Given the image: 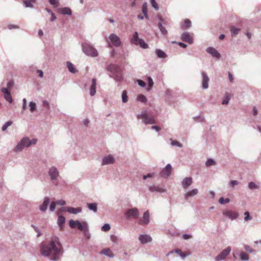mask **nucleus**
I'll use <instances>...</instances> for the list:
<instances>
[{
    "mask_svg": "<svg viewBox=\"0 0 261 261\" xmlns=\"http://www.w3.org/2000/svg\"><path fill=\"white\" fill-rule=\"evenodd\" d=\"M40 251L44 256L50 257L51 260L56 261L59 259L62 253L63 248L59 238L54 236L48 242L41 244Z\"/></svg>",
    "mask_w": 261,
    "mask_h": 261,
    "instance_id": "nucleus-1",
    "label": "nucleus"
},
{
    "mask_svg": "<svg viewBox=\"0 0 261 261\" xmlns=\"http://www.w3.org/2000/svg\"><path fill=\"white\" fill-rule=\"evenodd\" d=\"M37 140L35 139L30 140L28 137L23 138L16 145L15 148L14 149V151L15 152L20 151L25 147H29L32 144H35Z\"/></svg>",
    "mask_w": 261,
    "mask_h": 261,
    "instance_id": "nucleus-2",
    "label": "nucleus"
},
{
    "mask_svg": "<svg viewBox=\"0 0 261 261\" xmlns=\"http://www.w3.org/2000/svg\"><path fill=\"white\" fill-rule=\"evenodd\" d=\"M69 226L72 228L77 227L80 230L84 232L88 231V226L86 222L81 223L79 221H74L70 220L69 222Z\"/></svg>",
    "mask_w": 261,
    "mask_h": 261,
    "instance_id": "nucleus-3",
    "label": "nucleus"
},
{
    "mask_svg": "<svg viewBox=\"0 0 261 261\" xmlns=\"http://www.w3.org/2000/svg\"><path fill=\"white\" fill-rule=\"evenodd\" d=\"M82 47L83 51L87 55L93 57L98 56L97 51L91 45L84 43L82 44Z\"/></svg>",
    "mask_w": 261,
    "mask_h": 261,
    "instance_id": "nucleus-4",
    "label": "nucleus"
},
{
    "mask_svg": "<svg viewBox=\"0 0 261 261\" xmlns=\"http://www.w3.org/2000/svg\"><path fill=\"white\" fill-rule=\"evenodd\" d=\"M138 119H141L143 120V122L145 124H154L155 123V120L154 118L152 116H148L146 111H143L141 114L137 116Z\"/></svg>",
    "mask_w": 261,
    "mask_h": 261,
    "instance_id": "nucleus-5",
    "label": "nucleus"
},
{
    "mask_svg": "<svg viewBox=\"0 0 261 261\" xmlns=\"http://www.w3.org/2000/svg\"><path fill=\"white\" fill-rule=\"evenodd\" d=\"M131 43L137 45H140L143 48H147L148 47V45L143 39L139 38L138 34L137 32H135L133 34L131 39Z\"/></svg>",
    "mask_w": 261,
    "mask_h": 261,
    "instance_id": "nucleus-6",
    "label": "nucleus"
},
{
    "mask_svg": "<svg viewBox=\"0 0 261 261\" xmlns=\"http://www.w3.org/2000/svg\"><path fill=\"white\" fill-rule=\"evenodd\" d=\"M158 17L160 20V22H159V24H158V26H159V28L161 32L164 35L167 34V31L163 26V24L167 25L168 23V20H167V19L163 18V17L160 15H159L158 16Z\"/></svg>",
    "mask_w": 261,
    "mask_h": 261,
    "instance_id": "nucleus-7",
    "label": "nucleus"
},
{
    "mask_svg": "<svg viewBox=\"0 0 261 261\" xmlns=\"http://www.w3.org/2000/svg\"><path fill=\"white\" fill-rule=\"evenodd\" d=\"M139 214V211L137 208L129 209L125 213L126 216L128 218H137Z\"/></svg>",
    "mask_w": 261,
    "mask_h": 261,
    "instance_id": "nucleus-8",
    "label": "nucleus"
},
{
    "mask_svg": "<svg viewBox=\"0 0 261 261\" xmlns=\"http://www.w3.org/2000/svg\"><path fill=\"white\" fill-rule=\"evenodd\" d=\"M231 248L230 247H228L227 248L223 250L219 255L216 257V261H220L224 259L229 254Z\"/></svg>",
    "mask_w": 261,
    "mask_h": 261,
    "instance_id": "nucleus-9",
    "label": "nucleus"
},
{
    "mask_svg": "<svg viewBox=\"0 0 261 261\" xmlns=\"http://www.w3.org/2000/svg\"><path fill=\"white\" fill-rule=\"evenodd\" d=\"M109 39L110 40V41L113 43V44L115 46H119L120 45V40L116 34H111L109 37Z\"/></svg>",
    "mask_w": 261,
    "mask_h": 261,
    "instance_id": "nucleus-10",
    "label": "nucleus"
},
{
    "mask_svg": "<svg viewBox=\"0 0 261 261\" xmlns=\"http://www.w3.org/2000/svg\"><path fill=\"white\" fill-rule=\"evenodd\" d=\"M172 171V167L170 164L166 165L160 173L161 175L165 178L168 177L171 174Z\"/></svg>",
    "mask_w": 261,
    "mask_h": 261,
    "instance_id": "nucleus-11",
    "label": "nucleus"
},
{
    "mask_svg": "<svg viewBox=\"0 0 261 261\" xmlns=\"http://www.w3.org/2000/svg\"><path fill=\"white\" fill-rule=\"evenodd\" d=\"M223 214L231 219H235L239 216L238 213L233 211H225L223 212Z\"/></svg>",
    "mask_w": 261,
    "mask_h": 261,
    "instance_id": "nucleus-12",
    "label": "nucleus"
},
{
    "mask_svg": "<svg viewBox=\"0 0 261 261\" xmlns=\"http://www.w3.org/2000/svg\"><path fill=\"white\" fill-rule=\"evenodd\" d=\"M149 222V213L146 211L144 213L143 216L139 220V223L141 225H146Z\"/></svg>",
    "mask_w": 261,
    "mask_h": 261,
    "instance_id": "nucleus-13",
    "label": "nucleus"
},
{
    "mask_svg": "<svg viewBox=\"0 0 261 261\" xmlns=\"http://www.w3.org/2000/svg\"><path fill=\"white\" fill-rule=\"evenodd\" d=\"M181 39L189 44L193 43V37L188 32H185L181 35Z\"/></svg>",
    "mask_w": 261,
    "mask_h": 261,
    "instance_id": "nucleus-14",
    "label": "nucleus"
},
{
    "mask_svg": "<svg viewBox=\"0 0 261 261\" xmlns=\"http://www.w3.org/2000/svg\"><path fill=\"white\" fill-rule=\"evenodd\" d=\"M1 91L4 94V97L9 103H12V98L11 97L10 91L6 88H3Z\"/></svg>",
    "mask_w": 261,
    "mask_h": 261,
    "instance_id": "nucleus-15",
    "label": "nucleus"
},
{
    "mask_svg": "<svg viewBox=\"0 0 261 261\" xmlns=\"http://www.w3.org/2000/svg\"><path fill=\"white\" fill-rule=\"evenodd\" d=\"M193 182V179L192 177H186L182 181V186L183 188L187 189L188 188Z\"/></svg>",
    "mask_w": 261,
    "mask_h": 261,
    "instance_id": "nucleus-16",
    "label": "nucleus"
},
{
    "mask_svg": "<svg viewBox=\"0 0 261 261\" xmlns=\"http://www.w3.org/2000/svg\"><path fill=\"white\" fill-rule=\"evenodd\" d=\"M139 239L142 244H145L150 242L152 240L151 238L149 236L146 234L140 235L139 237Z\"/></svg>",
    "mask_w": 261,
    "mask_h": 261,
    "instance_id": "nucleus-17",
    "label": "nucleus"
},
{
    "mask_svg": "<svg viewBox=\"0 0 261 261\" xmlns=\"http://www.w3.org/2000/svg\"><path fill=\"white\" fill-rule=\"evenodd\" d=\"M202 88L206 89L208 87L209 78L205 72L202 73Z\"/></svg>",
    "mask_w": 261,
    "mask_h": 261,
    "instance_id": "nucleus-18",
    "label": "nucleus"
},
{
    "mask_svg": "<svg viewBox=\"0 0 261 261\" xmlns=\"http://www.w3.org/2000/svg\"><path fill=\"white\" fill-rule=\"evenodd\" d=\"M49 174L51 179H55L58 177L59 172L55 167H53L49 170Z\"/></svg>",
    "mask_w": 261,
    "mask_h": 261,
    "instance_id": "nucleus-19",
    "label": "nucleus"
},
{
    "mask_svg": "<svg viewBox=\"0 0 261 261\" xmlns=\"http://www.w3.org/2000/svg\"><path fill=\"white\" fill-rule=\"evenodd\" d=\"M114 162V159L112 155L105 156L102 160V165L113 164Z\"/></svg>",
    "mask_w": 261,
    "mask_h": 261,
    "instance_id": "nucleus-20",
    "label": "nucleus"
},
{
    "mask_svg": "<svg viewBox=\"0 0 261 261\" xmlns=\"http://www.w3.org/2000/svg\"><path fill=\"white\" fill-rule=\"evenodd\" d=\"M198 193V190L197 189H194L185 194V198L188 199L189 197L194 196L196 195Z\"/></svg>",
    "mask_w": 261,
    "mask_h": 261,
    "instance_id": "nucleus-21",
    "label": "nucleus"
},
{
    "mask_svg": "<svg viewBox=\"0 0 261 261\" xmlns=\"http://www.w3.org/2000/svg\"><path fill=\"white\" fill-rule=\"evenodd\" d=\"M63 208L65 209V211H67L68 212L74 214H77L78 213L81 212L82 211V209L80 207L74 208L72 207H66Z\"/></svg>",
    "mask_w": 261,
    "mask_h": 261,
    "instance_id": "nucleus-22",
    "label": "nucleus"
},
{
    "mask_svg": "<svg viewBox=\"0 0 261 261\" xmlns=\"http://www.w3.org/2000/svg\"><path fill=\"white\" fill-rule=\"evenodd\" d=\"M206 51L214 57L218 58L220 57L219 53L217 51L216 49L213 47H208L207 48Z\"/></svg>",
    "mask_w": 261,
    "mask_h": 261,
    "instance_id": "nucleus-23",
    "label": "nucleus"
},
{
    "mask_svg": "<svg viewBox=\"0 0 261 261\" xmlns=\"http://www.w3.org/2000/svg\"><path fill=\"white\" fill-rule=\"evenodd\" d=\"M49 202V198L48 197H45L43 203L40 206V210L42 211H45L47 209Z\"/></svg>",
    "mask_w": 261,
    "mask_h": 261,
    "instance_id": "nucleus-24",
    "label": "nucleus"
},
{
    "mask_svg": "<svg viewBox=\"0 0 261 261\" xmlns=\"http://www.w3.org/2000/svg\"><path fill=\"white\" fill-rule=\"evenodd\" d=\"M101 254L106 255L109 257H112L114 256V254L111 249L109 248H105L102 249L101 252Z\"/></svg>",
    "mask_w": 261,
    "mask_h": 261,
    "instance_id": "nucleus-25",
    "label": "nucleus"
},
{
    "mask_svg": "<svg viewBox=\"0 0 261 261\" xmlns=\"http://www.w3.org/2000/svg\"><path fill=\"white\" fill-rule=\"evenodd\" d=\"M191 26V21L189 19H186L184 20V23L181 25V29L182 30H186Z\"/></svg>",
    "mask_w": 261,
    "mask_h": 261,
    "instance_id": "nucleus-26",
    "label": "nucleus"
},
{
    "mask_svg": "<svg viewBox=\"0 0 261 261\" xmlns=\"http://www.w3.org/2000/svg\"><path fill=\"white\" fill-rule=\"evenodd\" d=\"M67 68L70 72H71L73 73H75L77 72V70L74 67L73 65L71 63L68 62L67 63Z\"/></svg>",
    "mask_w": 261,
    "mask_h": 261,
    "instance_id": "nucleus-27",
    "label": "nucleus"
},
{
    "mask_svg": "<svg viewBox=\"0 0 261 261\" xmlns=\"http://www.w3.org/2000/svg\"><path fill=\"white\" fill-rule=\"evenodd\" d=\"M59 11L60 13H61L63 14H67V15L71 14V11L68 8H63L60 9Z\"/></svg>",
    "mask_w": 261,
    "mask_h": 261,
    "instance_id": "nucleus-28",
    "label": "nucleus"
},
{
    "mask_svg": "<svg viewBox=\"0 0 261 261\" xmlns=\"http://www.w3.org/2000/svg\"><path fill=\"white\" fill-rule=\"evenodd\" d=\"M142 13L144 14L146 18H148L147 14V4L145 3L142 5Z\"/></svg>",
    "mask_w": 261,
    "mask_h": 261,
    "instance_id": "nucleus-29",
    "label": "nucleus"
},
{
    "mask_svg": "<svg viewBox=\"0 0 261 261\" xmlns=\"http://www.w3.org/2000/svg\"><path fill=\"white\" fill-rule=\"evenodd\" d=\"M87 206L88 208L94 212H97V204L95 203H87Z\"/></svg>",
    "mask_w": 261,
    "mask_h": 261,
    "instance_id": "nucleus-30",
    "label": "nucleus"
},
{
    "mask_svg": "<svg viewBox=\"0 0 261 261\" xmlns=\"http://www.w3.org/2000/svg\"><path fill=\"white\" fill-rule=\"evenodd\" d=\"M155 53L159 58H164L166 57V54L162 50L156 49Z\"/></svg>",
    "mask_w": 261,
    "mask_h": 261,
    "instance_id": "nucleus-31",
    "label": "nucleus"
},
{
    "mask_svg": "<svg viewBox=\"0 0 261 261\" xmlns=\"http://www.w3.org/2000/svg\"><path fill=\"white\" fill-rule=\"evenodd\" d=\"M231 97V94L228 93L225 94V97L224 99L222 101L223 105H227L228 104L229 100H230Z\"/></svg>",
    "mask_w": 261,
    "mask_h": 261,
    "instance_id": "nucleus-32",
    "label": "nucleus"
},
{
    "mask_svg": "<svg viewBox=\"0 0 261 261\" xmlns=\"http://www.w3.org/2000/svg\"><path fill=\"white\" fill-rule=\"evenodd\" d=\"M149 189L151 192H161L163 191V190L162 189V188H161L159 187L154 186L149 187Z\"/></svg>",
    "mask_w": 261,
    "mask_h": 261,
    "instance_id": "nucleus-33",
    "label": "nucleus"
},
{
    "mask_svg": "<svg viewBox=\"0 0 261 261\" xmlns=\"http://www.w3.org/2000/svg\"><path fill=\"white\" fill-rule=\"evenodd\" d=\"M240 257L242 260H248L249 259V255L246 253L241 252L240 253Z\"/></svg>",
    "mask_w": 261,
    "mask_h": 261,
    "instance_id": "nucleus-34",
    "label": "nucleus"
},
{
    "mask_svg": "<svg viewBox=\"0 0 261 261\" xmlns=\"http://www.w3.org/2000/svg\"><path fill=\"white\" fill-rule=\"evenodd\" d=\"M175 252L178 254L182 258H184L187 255H189L190 254L189 252L183 253L180 249H176Z\"/></svg>",
    "mask_w": 261,
    "mask_h": 261,
    "instance_id": "nucleus-35",
    "label": "nucleus"
},
{
    "mask_svg": "<svg viewBox=\"0 0 261 261\" xmlns=\"http://www.w3.org/2000/svg\"><path fill=\"white\" fill-rule=\"evenodd\" d=\"M230 29L232 36L236 35L237 34H238L240 31V29H237L233 26H231Z\"/></svg>",
    "mask_w": 261,
    "mask_h": 261,
    "instance_id": "nucleus-36",
    "label": "nucleus"
},
{
    "mask_svg": "<svg viewBox=\"0 0 261 261\" xmlns=\"http://www.w3.org/2000/svg\"><path fill=\"white\" fill-rule=\"evenodd\" d=\"M122 99L123 102H126L128 100V97L127 95V92L124 90L122 93Z\"/></svg>",
    "mask_w": 261,
    "mask_h": 261,
    "instance_id": "nucleus-37",
    "label": "nucleus"
},
{
    "mask_svg": "<svg viewBox=\"0 0 261 261\" xmlns=\"http://www.w3.org/2000/svg\"><path fill=\"white\" fill-rule=\"evenodd\" d=\"M137 99L138 101L142 102H146L147 101V98L142 94L139 95L137 97Z\"/></svg>",
    "mask_w": 261,
    "mask_h": 261,
    "instance_id": "nucleus-38",
    "label": "nucleus"
},
{
    "mask_svg": "<svg viewBox=\"0 0 261 261\" xmlns=\"http://www.w3.org/2000/svg\"><path fill=\"white\" fill-rule=\"evenodd\" d=\"M49 2L55 8H57L59 5L58 0H49Z\"/></svg>",
    "mask_w": 261,
    "mask_h": 261,
    "instance_id": "nucleus-39",
    "label": "nucleus"
},
{
    "mask_svg": "<svg viewBox=\"0 0 261 261\" xmlns=\"http://www.w3.org/2000/svg\"><path fill=\"white\" fill-rule=\"evenodd\" d=\"M35 0H25L24 3L26 7H31L32 6V3H34Z\"/></svg>",
    "mask_w": 261,
    "mask_h": 261,
    "instance_id": "nucleus-40",
    "label": "nucleus"
},
{
    "mask_svg": "<svg viewBox=\"0 0 261 261\" xmlns=\"http://www.w3.org/2000/svg\"><path fill=\"white\" fill-rule=\"evenodd\" d=\"M118 68V66L114 64H111L108 67V70L111 71H115Z\"/></svg>",
    "mask_w": 261,
    "mask_h": 261,
    "instance_id": "nucleus-41",
    "label": "nucleus"
},
{
    "mask_svg": "<svg viewBox=\"0 0 261 261\" xmlns=\"http://www.w3.org/2000/svg\"><path fill=\"white\" fill-rule=\"evenodd\" d=\"M230 201L229 198L224 199L223 197H221L219 200V202L220 204H224L228 203Z\"/></svg>",
    "mask_w": 261,
    "mask_h": 261,
    "instance_id": "nucleus-42",
    "label": "nucleus"
},
{
    "mask_svg": "<svg viewBox=\"0 0 261 261\" xmlns=\"http://www.w3.org/2000/svg\"><path fill=\"white\" fill-rule=\"evenodd\" d=\"M65 219L64 217L62 216H59L58 218V224L60 226H61L65 223Z\"/></svg>",
    "mask_w": 261,
    "mask_h": 261,
    "instance_id": "nucleus-43",
    "label": "nucleus"
},
{
    "mask_svg": "<svg viewBox=\"0 0 261 261\" xmlns=\"http://www.w3.org/2000/svg\"><path fill=\"white\" fill-rule=\"evenodd\" d=\"M12 124V122L11 121H8L2 127V130L5 131L7 129L8 127L10 126Z\"/></svg>",
    "mask_w": 261,
    "mask_h": 261,
    "instance_id": "nucleus-44",
    "label": "nucleus"
},
{
    "mask_svg": "<svg viewBox=\"0 0 261 261\" xmlns=\"http://www.w3.org/2000/svg\"><path fill=\"white\" fill-rule=\"evenodd\" d=\"M29 106L30 107V111L33 112L36 110V103L33 101L30 102Z\"/></svg>",
    "mask_w": 261,
    "mask_h": 261,
    "instance_id": "nucleus-45",
    "label": "nucleus"
},
{
    "mask_svg": "<svg viewBox=\"0 0 261 261\" xmlns=\"http://www.w3.org/2000/svg\"><path fill=\"white\" fill-rule=\"evenodd\" d=\"M214 165H215V162L212 159H208L206 162V166H210Z\"/></svg>",
    "mask_w": 261,
    "mask_h": 261,
    "instance_id": "nucleus-46",
    "label": "nucleus"
},
{
    "mask_svg": "<svg viewBox=\"0 0 261 261\" xmlns=\"http://www.w3.org/2000/svg\"><path fill=\"white\" fill-rule=\"evenodd\" d=\"M249 187L251 189H258V187L253 182H250L248 185Z\"/></svg>",
    "mask_w": 261,
    "mask_h": 261,
    "instance_id": "nucleus-47",
    "label": "nucleus"
},
{
    "mask_svg": "<svg viewBox=\"0 0 261 261\" xmlns=\"http://www.w3.org/2000/svg\"><path fill=\"white\" fill-rule=\"evenodd\" d=\"M150 3L152 6L155 9L158 10L159 6L158 4L155 2V0H150Z\"/></svg>",
    "mask_w": 261,
    "mask_h": 261,
    "instance_id": "nucleus-48",
    "label": "nucleus"
},
{
    "mask_svg": "<svg viewBox=\"0 0 261 261\" xmlns=\"http://www.w3.org/2000/svg\"><path fill=\"white\" fill-rule=\"evenodd\" d=\"M110 226L108 224H105L102 227V230L104 231H108L110 229Z\"/></svg>",
    "mask_w": 261,
    "mask_h": 261,
    "instance_id": "nucleus-49",
    "label": "nucleus"
},
{
    "mask_svg": "<svg viewBox=\"0 0 261 261\" xmlns=\"http://www.w3.org/2000/svg\"><path fill=\"white\" fill-rule=\"evenodd\" d=\"M244 215H245L244 219L245 221L251 220L252 218L250 216V214L248 212H245L244 213Z\"/></svg>",
    "mask_w": 261,
    "mask_h": 261,
    "instance_id": "nucleus-50",
    "label": "nucleus"
},
{
    "mask_svg": "<svg viewBox=\"0 0 261 261\" xmlns=\"http://www.w3.org/2000/svg\"><path fill=\"white\" fill-rule=\"evenodd\" d=\"M148 82L149 88H151L153 85V82L150 77H148Z\"/></svg>",
    "mask_w": 261,
    "mask_h": 261,
    "instance_id": "nucleus-51",
    "label": "nucleus"
},
{
    "mask_svg": "<svg viewBox=\"0 0 261 261\" xmlns=\"http://www.w3.org/2000/svg\"><path fill=\"white\" fill-rule=\"evenodd\" d=\"M56 203L55 202H51V203L50 204V210L51 211V212H53L55 210V208H56Z\"/></svg>",
    "mask_w": 261,
    "mask_h": 261,
    "instance_id": "nucleus-52",
    "label": "nucleus"
},
{
    "mask_svg": "<svg viewBox=\"0 0 261 261\" xmlns=\"http://www.w3.org/2000/svg\"><path fill=\"white\" fill-rule=\"evenodd\" d=\"M56 204L61 205H64L66 204V202L63 200H59L55 202Z\"/></svg>",
    "mask_w": 261,
    "mask_h": 261,
    "instance_id": "nucleus-53",
    "label": "nucleus"
},
{
    "mask_svg": "<svg viewBox=\"0 0 261 261\" xmlns=\"http://www.w3.org/2000/svg\"><path fill=\"white\" fill-rule=\"evenodd\" d=\"M96 80L95 79H93L92 80V85L91 86V87L96 89Z\"/></svg>",
    "mask_w": 261,
    "mask_h": 261,
    "instance_id": "nucleus-54",
    "label": "nucleus"
},
{
    "mask_svg": "<svg viewBox=\"0 0 261 261\" xmlns=\"http://www.w3.org/2000/svg\"><path fill=\"white\" fill-rule=\"evenodd\" d=\"M245 249L247 251L249 252H252L254 251L253 249L251 247L248 245L245 246Z\"/></svg>",
    "mask_w": 261,
    "mask_h": 261,
    "instance_id": "nucleus-55",
    "label": "nucleus"
},
{
    "mask_svg": "<svg viewBox=\"0 0 261 261\" xmlns=\"http://www.w3.org/2000/svg\"><path fill=\"white\" fill-rule=\"evenodd\" d=\"M14 85V82L12 81L9 82L7 83V89H11Z\"/></svg>",
    "mask_w": 261,
    "mask_h": 261,
    "instance_id": "nucleus-56",
    "label": "nucleus"
},
{
    "mask_svg": "<svg viewBox=\"0 0 261 261\" xmlns=\"http://www.w3.org/2000/svg\"><path fill=\"white\" fill-rule=\"evenodd\" d=\"M8 28L10 30H12L13 29H18L19 27L17 25L9 24L8 26Z\"/></svg>",
    "mask_w": 261,
    "mask_h": 261,
    "instance_id": "nucleus-57",
    "label": "nucleus"
},
{
    "mask_svg": "<svg viewBox=\"0 0 261 261\" xmlns=\"http://www.w3.org/2000/svg\"><path fill=\"white\" fill-rule=\"evenodd\" d=\"M138 83L139 85H140V86H141L142 87H145L146 85V83L144 81L140 80L138 81Z\"/></svg>",
    "mask_w": 261,
    "mask_h": 261,
    "instance_id": "nucleus-58",
    "label": "nucleus"
},
{
    "mask_svg": "<svg viewBox=\"0 0 261 261\" xmlns=\"http://www.w3.org/2000/svg\"><path fill=\"white\" fill-rule=\"evenodd\" d=\"M96 93V89L94 88L90 87V94L91 96H94Z\"/></svg>",
    "mask_w": 261,
    "mask_h": 261,
    "instance_id": "nucleus-59",
    "label": "nucleus"
},
{
    "mask_svg": "<svg viewBox=\"0 0 261 261\" xmlns=\"http://www.w3.org/2000/svg\"><path fill=\"white\" fill-rule=\"evenodd\" d=\"M238 184V182L237 180H232L230 181V185L231 186L233 187Z\"/></svg>",
    "mask_w": 261,
    "mask_h": 261,
    "instance_id": "nucleus-60",
    "label": "nucleus"
},
{
    "mask_svg": "<svg viewBox=\"0 0 261 261\" xmlns=\"http://www.w3.org/2000/svg\"><path fill=\"white\" fill-rule=\"evenodd\" d=\"M43 106L44 107L47 108V109L49 108V103L48 101L45 100L43 102Z\"/></svg>",
    "mask_w": 261,
    "mask_h": 261,
    "instance_id": "nucleus-61",
    "label": "nucleus"
},
{
    "mask_svg": "<svg viewBox=\"0 0 261 261\" xmlns=\"http://www.w3.org/2000/svg\"><path fill=\"white\" fill-rule=\"evenodd\" d=\"M26 107H27V100L25 98H24L23 99V106H22L23 110H25L26 109Z\"/></svg>",
    "mask_w": 261,
    "mask_h": 261,
    "instance_id": "nucleus-62",
    "label": "nucleus"
},
{
    "mask_svg": "<svg viewBox=\"0 0 261 261\" xmlns=\"http://www.w3.org/2000/svg\"><path fill=\"white\" fill-rule=\"evenodd\" d=\"M153 174L151 173H148L146 175H144L143 176V179H146L148 177H152Z\"/></svg>",
    "mask_w": 261,
    "mask_h": 261,
    "instance_id": "nucleus-63",
    "label": "nucleus"
},
{
    "mask_svg": "<svg viewBox=\"0 0 261 261\" xmlns=\"http://www.w3.org/2000/svg\"><path fill=\"white\" fill-rule=\"evenodd\" d=\"M51 17L50 19V21H53L54 20H55L56 19V16H55V14L53 12H51Z\"/></svg>",
    "mask_w": 261,
    "mask_h": 261,
    "instance_id": "nucleus-64",
    "label": "nucleus"
}]
</instances>
